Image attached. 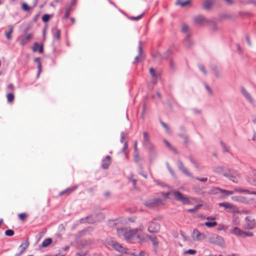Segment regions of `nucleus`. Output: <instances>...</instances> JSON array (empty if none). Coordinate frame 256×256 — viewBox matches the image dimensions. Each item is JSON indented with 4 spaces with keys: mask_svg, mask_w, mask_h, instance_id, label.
<instances>
[{
    "mask_svg": "<svg viewBox=\"0 0 256 256\" xmlns=\"http://www.w3.org/2000/svg\"><path fill=\"white\" fill-rule=\"evenodd\" d=\"M144 204L146 207L153 209L157 208L160 205L163 204V202L162 198H155L145 200L144 202Z\"/></svg>",
    "mask_w": 256,
    "mask_h": 256,
    "instance_id": "nucleus-1",
    "label": "nucleus"
},
{
    "mask_svg": "<svg viewBox=\"0 0 256 256\" xmlns=\"http://www.w3.org/2000/svg\"><path fill=\"white\" fill-rule=\"evenodd\" d=\"M124 238L126 240H132L135 239L140 240V236L138 234V229L126 230L124 234Z\"/></svg>",
    "mask_w": 256,
    "mask_h": 256,
    "instance_id": "nucleus-2",
    "label": "nucleus"
},
{
    "mask_svg": "<svg viewBox=\"0 0 256 256\" xmlns=\"http://www.w3.org/2000/svg\"><path fill=\"white\" fill-rule=\"evenodd\" d=\"M223 176L228 178L230 180H232L234 182L238 183V182L237 178L238 173L236 171L232 169H230L227 168L225 170V172H224Z\"/></svg>",
    "mask_w": 256,
    "mask_h": 256,
    "instance_id": "nucleus-3",
    "label": "nucleus"
},
{
    "mask_svg": "<svg viewBox=\"0 0 256 256\" xmlns=\"http://www.w3.org/2000/svg\"><path fill=\"white\" fill-rule=\"evenodd\" d=\"M240 91L246 100L252 105L254 106L255 102L250 93L243 86L240 87Z\"/></svg>",
    "mask_w": 256,
    "mask_h": 256,
    "instance_id": "nucleus-4",
    "label": "nucleus"
},
{
    "mask_svg": "<svg viewBox=\"0 0 256 256\" xmlns=\"http://www.w3.org/2000/svg\"><path fill=\"white\" fill-rule=\"evenodd\" d=\"M210 242L219 246H222L224 244V240L222 236L212 234L210 238Z\"/></svg>",
    "mask_w": 256,
    "mask_h": 256,
    "instance_id": "nucleus-5",
    "label": "nucleus"
},
{
    "mask_svg": "<svg viewBox=\"0 0 256 256\" xmlns=\"http://www.w3.org/2000/svg\"><path fill=\"white\" fill-rule=\"evenodd\" d=\"M246 224L244 228L246 230H252L256 224L255 220L252 216H246L245 218Z\"/></svg>",
    "mask_w": 256,
    "mask_h": 256,
    "instance_id": "nucleus-6",
    "label": "nucleus"
},
{
    "mask_svg": "<svg viewBox=\"0 0 256 256\" xmlns=\"http://www.w3.org/2000/svg\"><path fill=\"white\" fill-rule=\"evenodd\" d=\"M175 199L178 201L181 202L183 204H188L190 200L187 197L184 196L181 192L178 191H175L173 193Z\"/></svg>",
    "mask_w": 256,
    "mask_h": 256,
    "instance_id": "nucleus-7",
    "label": "nucleus"
},
{
    "mask_svg": "<svg viewBox=\"0 0 256 256\" xmlns=\"http://www.w3.org/2000/svg\"><path fill=\"white\" fill-rule=\"evenodd\" d=\"M194 22L200 26H203L205 24L210 22V20L206 19L202 15H198L194 16Z\"/></svg>",
    "mask_w": 256,
    "mask_h": 256,
    "instance_id": "nucleus-8",
    "label": "nucleus"
},
{
    "mask_svg": "<svg viewBox=\"0 0 256 256\" xmlns=\"http://www.w3.org/2000/svg\"><path fill=\"white\" fill-rule=\"evenodd\" d=\"M142 144L143 146L146 148H151L152 146H154L150 142L148 134L146 132H143V139L142 140Z\"/></svg>",
    "mask_w": 256,
    "mask_h": 256,
    "instance_id": "nucleus-9",
    "label": "nucleus"
},
{
    "mask_svg": "<svg viewBox=\"0 0 256 256\" xmlns=\"http://www.w3.org/2000/svg\"><path fill=\"white\" fill-rule=\"evenodd\" d=\"M148 230L151 233L158 232L160 230V225L156 222H149Z\"/></svg>",
    "mask_w": 256,
    "mask_h": 256,
    "instance_id": "nucleus-10",
    "label": "nucleus"
},
{
    "mask_svg": "<svg viewBox=\"0 0 256 256\" xmlns=\"http://www.w3.org/2000/svg\"><path fill=\"white\" fill-rule=\"evenodd\" d=\"M178 169L182 171L184 174L192 178H194V176L192 173L188 171V170L186 168L182 162L179 160L178 162Z\"/></svg>",
    "mask_w": 256,
    "mask_h": 256,
    "instance_id": "nucleus-11",
    "label": "nucleus"
},
{
    "mask_svg": "<svg viewBox=\"0 0 256 256\" xmlns=\"http://www.w3.org/2000/svg\"><path fill=\"white\" fill-rule=\"evenodd\" d=\"M146 237L148 238L152 243L154 250L156 253L158 252V248L159 242L157 238L154 236L147 235Z\"/></svg>",
    "mask_w": 256,
    "mask_h": 256,
    "instance_id": "nucleus-12",
    "label": "nucleus"
},
{
    "mask_svg": "<svg viewBox=\"0 0 256 256\" xmlns=\"http://www.w3.org/2000/svg\"><path fill=\"white\" fill-rule=\"evenodd\" d=\"M192 238L194 240L196 241L200 240L205 238V235L200 232L197 229H194L193 230Z\"/></svg>",
    "mask_w": 256,
    "mask_h": 256,
    "instance_id": "nucleus-13",
    "label": "nucleus"
},
{
    "mask_svg": "<svg viewBox=\"0 0 256 256\" xmlns=\"http://www.w3.org/2000/svg\"><path fill=\"white\" fill-rule=\"evenodd\" d=\"M148 152L149 159L150 162L154 161L157 157V153L154 149V146H152L151 148H147Z\"/></svg>",
    "mask_w": 256,
    "mask_h": 256,
    "instance_id": "nucleus-14",
    "label": "nucleus"
},
{
    "mask_svg": "<svg viewBox=\"0 0 256 256\" xmlns=\"http://www.w3.org/2000/svg\"><path fill=\"white\" fill-rule=\"evenodd\" d=\"M214 2V0H204L202 4L203 8L206 10H210Z\"/></svg>",
    "mask_w": 256,
    "mask_h": 256,
    "instance_id": "nucleus-15",
    "label": "nucleus"
},
{
    "mask_svg": "<svg viewBox=\"0 0 256 256\" xmlns=\"http://www.w3.org/2000/svg\"><path fill=\"white\" fill-rule=\"evenodd\" d=\"M138 54L134 58V61L133 63L134 64L136 63L140 60V58H142V41H139L138 42Z\"/></svg>",
    "mask_w": 256,
    "mask_h": 256,
    "instance_id": "nucleus-16",
    "label": "nucleus"
},
{
    "mask_svg": "<svg viewBox=\"0 0 256 256\" xmlns=\"http://www.w3.org/2000/svg\"><path fill=\"white\" fill-rule=\"evenodd\" d=\"M110 156H106L104 160H102V167L104 170H106L108 168L110 164Z\"/></svg>",
    "mask_w": 256,
    "mask_h": 256,
    "instance_id": "nucleus-17",
    "label": "nucleus"
},
{
    "mask_svg": "<svg viewBox=\"0 0 256 256\" xmlns=\"http://www.w3.org/2000/svg\"><path fill=\"white\" fill-rule=\"evenodd\" d=\"M32 36V34H29L27 35H23L21 36L20 44L24 46L26 42L29 40Z\"/></svg>",
    "mask_w": 256,
    "mask_h": 256,
    "instance_id": "nucleus-18",
    "label": "nucleus"
},
{
    "mask_svg": "<svg viewBox=\"0 0 256 256\" xmlns=\"http://www.w3.org/2000/svg\"><path fill=\"white\" fill-rule=\"evenodd\" d=\"M232 200L234 202H237L242 203H248L247 199L244 196H235L232 198Z\"/></svg>",
    "mask_w": 256,
    "mask_h": 256,
    "instance_id": "nucleus-19",
    "label": "nucleus"
},
{
    "mask_svg": "<svg viewBox=\"0 0 256 256\" xmlns=\"http://www.w3.org/2000/svg\"><path fill=\"white\" fill-rule=\"evenodd\" d=\"M78 186H73L72 187H70V188H67L66 190L61 192L59 195L60 196H62L64 194H66L67 195H68L70 194V193H72V192H73L77 188H78Z\"/></svg>",
    "mask_w": 256,
    "mask_h": 256,
    "instance_id": "nucleus-20",
    "label": "nucleus"
},
{
    "mask_svg": "<svg viewBox=\"0 0 256 256\" xmlns=\"http://www.w3.org/2000/svg\"><path fill=\"white\" fill-rule=\"evenodd\" d=\"M32 50L34 52L38 51L40 53H42L44 51V46L42 44H39L38 42H36L34 44Z\"/></svg>",
    "mask_w": 256,
    "mask_h": 256,
    "instance_id": "nucleus-21",
    "label": "nucleus"
},
{
    "mask_svg": "<svg viewBox=\"0 0 256 256\" xmlns=\"http://www.w3.org/2000/svg\"><path fill=\"white\" fill-rule=\"evenodd\" d=\"M184 44L187 48H190L193 42L190 39V34H187L184 40Z\"/></svg>",
    "mask_w": 256,
    "mask_h": 256,
    "instance_id": "nucleus-22",
    "label": "nucleus"
},
{
    "mask_svg": "<svg viewBox=\"0 0 256 256\" xmlns=\"http://www.w3.org/2000/svg\"><path fill=\"white\" fill-rule=\"evenodd\" d=\"M80 222L82 224L88 222L90 224H93L95 222V220L92 218V216H88L84 218H82L80 220Z\"/></svg>",
    "mask_w": 256,
    "mask_h": 256,
    "instance_id": "nucleus-23",
    "label": "nucleus"
},
{
    "mask_svg": "<svg viewBox=\"0 0 256 256\" xmlns=\"http://www.w3.org/2000/svg\"><path fill=\"white\" fill-rule=\"evenodd\" d=\"M150 75L152 76V82L153 84H156L157 82V78L158 76V75L156 73L155 70L152 68H150Z\"/></svg>",
    "mask_w": 256,
    "mask_h": 256,
    "instance_id": "nucleus-24",
    "label": "nucleus"
},
{
    "mask_svg": "<svg viewBox=\"0 0 256 256\" xmlns=\"http://www.w3.org/2000/svg\"><path fill=\"white\" fill-rule=\"evenodd\" d=\"M112 246L116 250L120 252H124L126 251L125 248L116 242H114Z\"/></svg>",
    "mask_w": 256,
    "mask_h": 256,
    "instance_id": "nucleus-25",
    "label": "nucleus"
},
{
    "mask_svg": "<svg viewBox=\"0 0 256 256\" xmlns=\"http://www.w3.org/2000/svg\"><path fill=\"white\" fill-rule=\"evenodd\" d=\"M227 168L223 166H218L214 168L213 171L214 172L218 174H224V172L226 170Z\"/></svg>",
    "mask_w": 256,
    "mask_h": 256,
    "instance_id": "nucleus-26",
    "label": "nucleus"
},
{
    "mask_svg": "<svg viewBox=\"0 0 256 256\" xmlns=\"http://www.w3.org/2000/svg\"><path fill=\"white\" fill-rule=\"evenodd\" d=\"M230 232L238 236L242 237V230L238 227H235L230 230Z\"/></svg>",
    "mask_w": 256,
    "mask_h": 256,
    "instance_id": "nucleus-27",
    "label": "nucleus"
},
{
    "mask_svg": "<svg viewBox=\"0 0 256 256\" xmlns=\"http://www.w3.org/2000/svg\"><path fill=\"white\" fill-rule=\"evenodd\" d=\"M72 10V6H70L68 4H66V12L63 17V19H67L68 18L70 12Z\"/></svg>",
    "mask_w": 256,
    "mask_h": 256,
    "instance_id": "nucleus-28",
    "label": "nucleus"
},
{
    "mask_svg": "<svg viewBox=\"0 0 256 256\" xmlns=\"http://www.w3.org/2000/svg\"><path fill=\"white\" fill-rule=\"evenodd\" d=\"M211 68L213 71L214 76L217 78H220L221 75L217 66L216 65H212L211 66Z\"/></svg>",
    "mask_w": 256,
    "mask_h": 256,
    "instance_id": "nucleus-29",
    "label": "nucleus"
},
{
    "mask_svg": "<svg viewBox=\"0 0 256 256\" xmlns=\"http://www.w3.org/2000/svg\"><path fill=\"white\" fill-rule=\"evenodd\" d=\"M34 62H37L38 64V72L37 74V77L38 78L40 76V74L42 72V64L40 62V58H36L34 59Z\"/></svg>",
    "mask_w": 256,
    "mask_h": 256,
    "instance_id": "nucleus-30",
    "label": "nucleus"
},
{
    "mask_svg": "<svg viewBox=\"0 0 256 256\" xmlns=\"http://www.w3.org/2000/svg\"><path fill=\"white\" fill-rule=\"evenodd\" d=\"M30 243L28 240L27 238L25 241L23 242L21 245L19 246V248L22 249L24 251H25L28 247Z\"/></svg>",
    "mask_w": 256,
    "mask_h": 256,
    "instance_id": "nucleus-31",
    "label": "nucleus"
},
{
    "mask_svg": "<svg viewBox=\"0 0 256 256\" xmlns=\"http://www.w3.org/2000/svg\"><path fill=\"white\" fill-rule=\"evenodd\" d=\"M220 207H224L226 209L233 208V205L228 202H223L218 204Z\"/></svg>",
    "mask_w": 256,
    "mask_h": 256,
    "instance_id": "nucleus-32",
    "label": "nucleus"
},
{
    "mask_svg": "<svg viewBox=\"0 0 256 256\" xmlns=\"http://www.w3.org/2000/svg\"><path fill=\"white\" fill-rule=\"evenodd\" d=\"M52 242V240L50 238H48L45 239L42 244V246L46 248Z\"/></svg>",
    "mask_w": 256,
    "mask_h": 256,
    "instance_id": "nucleus-33",
    "label": "nucleus"
},
{
    "mask_svg": "<svg viewBox=\"0 0 256 256\" xmlns=\"http://www.w3.org/2000/svg\"><path fill=\"white\" fill-rule=\"evenodd\" d=\"M9 30L6 32V36L7 39L10 40L12 38L11 34L13 32L14 27L12 26H9Z\"/></svg>",
    "mask_w": 256,
    "mask_h": 256,
    "instance_id": "nucleus-34",
    "label": "nucleus"
},
{
    "mask_svg": "<svg viewBox=\"0 0 256 256\" xmlns=\"http://www.w3.org/2000/svg\"><path fill=\"white\" fill-rule=\"evenodd\" d=\"M191 2L190 0H186L184 2H182L181 0H177L176 2V4L178 5H180L184 7L186 6V5L190 4Z\"/></svg>",
    "mask_w": 256,
    "mask_h": 256,
    "instance_id": "nucleus-35",
    "label": "nucleus"
},
{
    "mask_svg": "<svg viewBox=\"0 0 256 256\" xmlns=\"http://www.w3.org/2000/svg\"><path fill=\"white\" fill-rule=\"evenodd\" d=\"M60 30L56 29L55 33L53 35L54 40H60Z\"/></svg>",
    "mask_w": 256,
    "mask_h": 256,
    "instance_id": "nucleus-36",
    "label": "nucleus"
},
{
    "mask_svg": "<svg viewBox=\"0 0 256 256\" xmlns=\"http://www.w3.org/2000/svg\"><path fill=\"white\" fill-rule=\"evenodd\" d=\"M220 193H221L224 196H226L234 194V192L232 190L221 189Z\"/></svg>",
    "mask_w": 256,
    "mask_h": 256,
    "instance_id": "nucleus-37",
    "label": "nucleus"
},
{
    "mask_svg": "<svg viewBox=\"0 0 256 256\" xmlns=\"http://www.w3.org/2000/svg\"><path fill=\"white\" fill-rule=\"evenodd\" d=\"M133 156H134V161L136 163L138 164L139 162L141 160V158L138 152H134Z\"/></svg>",
    "mask_w": 256,
    "mask_h": 256,
    "instance_id": "nucleus-38",
    "label": "nucleus"
},
{
    "mask_svg": "<svg viewBox=\"0 0 256 256\" xmlns=\"http://www.w3.org/2000/svg\"><path fill=\"white\" fill-rule=\"evenodd\" d=\"M126 229H124L122 228H117V234L119 237L123 236L124 237L125 232Z\"/></svg>",
    "mask_w": 256,
    "mask_h": 256,
    "instance_id": "nucleus-39",
    "label": "nucleus"
},
{
    "mask_svg": "<svg viewBox=\"0 0 256 256\" xmlns=\"http://www.w3.org/2000/svg\"><path fill=\"white\" fill-rule=\"evenodd\" d=\"M188 26L186 24H183L182 26V32L186 34V36L187 34H190L188 32Z\"/></svg>",
    "mask_w": 256,
    "mask_h": 256,
    "instance_id": "nucleus-40",
    "label": "nucleus"
},
{
    "mask_svg": "<svg viewBox=\"0 0 256 256\" xmlns=\"http://www.w3.org/2000/svg\"><path fill=\"white\" fill-rule=\"evenodd\" d=\"M204 225L208 228H212L217 225L216 222H205Z\"/></svg>",
    "mask_w": 256,
    "mask_h": 256,
    "instance_id": "nucleus-41",
    "label": "nucleus"
},
{
    "mask_svg": "<svg viewBox=\"0 0 256 256\" xmlns=\"http://www.w3.org/2000/svg\"><path fill=\"white\" fill-rule=\"evenodd\" d=\"M199 70L203 73L204 76H206L207 71L206 70L205 66L202 64H198Z\"/></svg>",
    "mask_w": 256,
    "mask_h": 256,
    "instance_id": "nucleus-42",
    "label": "nucleus"
},
{
    "mask_svg": "<svg viewBox=\"0 0 256 256\" xmlns=\"http://www.w3.org/2000/svg\"><path fill=\"white\" fill-rule=\"evenodd\" d=\"M22 8L25 12H28L31 9V8L30 7L26 2H23L22 4Z\"/></svg>",
    "mask_w": 256,
    "mask_h": 256,
    "instance_id": "nucleus-43",
    "label": "nucleus"
},
{
    "mask_svg": "<svg viewBox=\"0 0 256 256\" xmlns=\"http://www.w3.org/2000/svg\"><path fill=\"white\" fill-rule=\"evenodd\" d=\"M230 209L232 210V212L233 214H242V212L240 210H239L236 206L233 205V208H230Z\"/></svg>",
    "mask_w": 256,
    "mask_h": 256,
    "instance_id": "nucleus-44",
    "label": "nucleus"
},
{
    "mask_svg": "<svg viewBox=\"0 0 256 256\" xmlns=\"http://www.w3.org/2000/svg\"><path fill=\"white\" fill-rule=\"evenodd\" d=\"M160 124L164 127V128L166 130V132L170 134V130L168 126L166 123L162 121L160 122Z\"/></svg>",
    "mask_w": 256,
    "mask_h": 256,
    "instance_id": "nucleus-45",
    "label": "nucleus"
},
{
    "mask_svg": "<svg viewBox=\"0 0 256 256\" xmlns=\"http://www.w3.org/2000/svg\"><path fill=\"white\" fill-rule=\"evenodd\" d=\"M14 95L12 93H9L7 94V99H8V102H12L14 100Z\"/></svg>",
    "mask_w": 256,
    "mask_h": 256,
    "instance_id": "nucleus-46",
    "label": "nucleus"
},
{
    "mask_svg": "<svg viewBox=\"0 0 256 256\" xmlns=\"http://www.w3.org/2000/svg\"><path fill=\"white\" fill-rule=\"evenodd\" d=\"M50 16L48 14H44L42 17V20L44 22H48L49 21L50 19Z\"/></svg>",
    "mask_w": 256,
    "mask_h": 256,
    "instance_id": "nucleus-47",
    "label": "nucleus"
},
{
    "mask_svg": "<svg viewBox=\"0 0 256 256\" xmlns=\"http://www.w3.org/2000/svg\"><path fill=\"white\" fill-rule=\"evenodd\" d=\"M14 232L12 230L9 229V230H6V232H5L6 236H14Z\"/></svg>",
    "mask_w": 256,
    "mask_h": 256,
    "instance_id": "nucleus-48",
    "label": "nucleus"
},
{
    "mask_svg": "<svg viewBox=\"0 0 256 256\" xmlns=\"http://www.w3.org/2000/svg\"><path fill=\"white\" fill-rule=\"evenodd\" d=\"M253 236V233L250 232H244L242 230V237H246V236Z\"/></svg>",
    "mask_w": 256,
    "mask_h": 256,
    "instance_id": "nucleus-49",
    "label": "nucleus"
},
{
    "mask_svg": "<svg viewBox=\"0 0 256 256\" xmlns=\"http://www.w3.org/2000/svg\"><path fill=\"white\" fill-rule=\"evenodd\" d=\"M128 142H125L124 143V145L123 146V148H122V152L124 154H126V151L128 149Z\"/></svg>",
    "mask_w": 256,
    "mask_h": 256,
    "instance_id": "nucleus-50",
    "label": "nucleus"
},
{
    "mask_svg": "<svg viewBox=\"0 0 256 256\" xmlns=\"http://www.w3.org/2000/svg\"><path fill=\"white\" fill-rule=\"evenodd\" d=\"M196 252V250H194L190 249L184 252V254H194Z\"/></svg>",
    "mask_w": 256,
    "mask_h": 256,
    "instance_id": "nucleus-51",
    "label": "nucleus"
},
{
    "mask_svg": "<svg viewBox=\"0 0 256 256\" xmlns=\"http://www.w3.org/2000/svg\"><path fill=\"white\" fill-rule=\"evenodd\" d=\"M221 188H214L212 190V192L214 194H218L220 193Z\"/></svg>",
    "mask_w": 256,
    "mask_h": 256,
    "instance_id": "nucleus-52",
    "label": "nucleus"
},
{
    "mask_svg": "<svg viewBox=\"0 0 256 256\" xmlns=\"http://www.w3.org/2000/svg\"><path fill=\"white\" fill-rule=\"evenodd\" d=\"M220 144L222 146L223 151L224 152H228V148L226 146L225 144H224L222 141L220 142Z\"/></svg>",
    "mask_w": 256,
    "mask_h": 256,
    "instance_id": "nucleus-53",
    "label": "nucleus"
},
{
    "mask_svg": "<svg viewBox=\"0 0 256 256\" xmlns=\"http://www.w3.org/2000/svg\"><path fill=\"white\" fill-rule=\"evenodd\" d=\"M200 206V205L197 204L196 205L194 208L189 209L188 210V212H194L196 210H197Z\"/></svg>",
    "mask_w": 256,
    "mask_h": 256,
    "instance_id": "nucleus-54",
    "label": "nucleus"
},
{
    "mask_svg": "<svg viewBox=\"0 0 256 256\" xmlns=\"http://www.w3.org/2000/svg\"><path fill=\"white\" fill-rule=\"evenodd\" d=\"M26 213H21L18 214V218L22 220H24L26 219Z\"/></svg>",
    "mask_w": 256,
    "mask_h": 256,
    "instance_id": "nucleus-55",
    "label": "nucleus"
},
{
    "mask_svg": "<svg viewBox=\"0 0 256 256\" xmlns=\"http://www.w3.org/2000/svg\"><path fill=\"white\" fill-rule=\"evenodd\" d=\"M234 190L237 192H243V193H246V194L247 191H248V190H244V189H242V188H235Z\"/></svg>",
    "mask_w": 256,
    "mask_h": 256,
    "instance_id": "nucleus-56",
    "label": "nucleus"
},
{
    "mask_svg": "<svg viewBox=\"0 0 256 256\" xmlns=\"http://www.w3.org/2000/svg\"><path fill=\"white\" fill-rule=\"evenodd\" d=\"M126 136V134L124 132H122L120 134V142L122 143H123L124 139Z\"/></svg>",
    "mask_w": 256,
    "mask_h": 256,
    "instance_id": "nucleus-57",
    "label": "nucleus"
},
{
    "mask_svg": "<svg viewBox=\"0 0 256 256\" xmlns=\"http://www.w3.org/2000/svg\"><path fill=\"white\" fill-rule=\"evenodd\" d=\"M196 179L198 180L199 181L202 182H206L208 180V178H200L198 177H196Z\"/></svg>",
    "mask_w": 256,
    "mask_h": 256,
    "instance_id": "nucleus-58",
    "label": "nucleus"
},
{
    "mask_svg": "<svg viewBox=\"0 0 256 256\" xmlns=\"http://www.w3.org/2000/svg\"><path fill=\"white\" fill-rule=\"evenodd\" d=\"M205 87H206V90L208 91V93L210 94H212V90L210 89V86L207 84H205Z\"/></svg>",
    "mask_w": 256,
    "mask_h": 256,
    "instance_id": "nucleus-59",
    "label": "nucleus"
},
{
    "mask_svg": "<svg viewBox=\"0 0 256 256\" xmlns=\"http://www.w3.org/2000/svg\"><path fill=\"white\" fill-rule=\"evenodd\" d=\"M142 16H143V14H140V16H136V17L132 16V18L130 19L133 20H138L140 19Z\"/></svg>",
    "mask_w": 256,
    "mask_h": 256,
    "instance_id": "nucleus-60",
    "label": "nucleus"
},
{
    "mask_svg": "<svg viewBox=\"0 0 256 256\" xmlns=\"http://www.w3.org/2000/svg\"><path fill=\"white\" fill-rule=\"evenodd\" d=\"M246 42L249 46H251V42L250 41V38L248 35H246Z\"/></svg>",
    "mask_w": 256,
    "mask_h": 256,
    "instance_id": "nucleus-61",
    "label": "nucleus"
},
{
    "mask_svg": "<svg viewBox=\"0 0 256 256\" xmlns=\"http://www.w3.org/2000/svg\"><path fill=\"white\" fill-rule=\"evenodd\" d=\"M169 64H170V68L172 70H174V62H173V61L172 60H170Z\"/></svg>",
    "mask_w": 256,
    "mask_h": 256,
    "instance_id": "nucleus-62",
    "label": "nucleus"
},
{
    "mask_svg": "<svg viewBox=\"0 0 256 256\" xmlns=\"http://www.w3.org/2000/svg\"><path fill=\"white\" fill-rule=\"evenodd\" d=\"M242 214H251V211L248 210H241Z\"/></svg>",
    "mask_w": 256,
    "mask_h": 256,
    "instance_id": "nucleus-63",
    "label": "nucleus"
},
{
    "mask_svg": "<svg viewBox=\"0 0 256 256\" xmlns=\"http://www.w3.org/2000/svg\"><path fill=\"white\" fill-rule=\"evenodd\" d=\"M166 144L170 148H172V146L166 140H164Z\"/></svg>",
    "mask_w": 256,
    "mask_h": 256,
    "instance_id": "nucleus-64",
    "label": "nucleus"
}]
</instances>
